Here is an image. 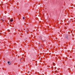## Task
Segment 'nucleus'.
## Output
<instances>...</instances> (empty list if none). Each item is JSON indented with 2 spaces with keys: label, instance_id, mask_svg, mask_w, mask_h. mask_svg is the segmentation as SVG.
<instances>
[{
  "label": "nucleus",
  "instance_id": "f257e3e1",
  "mask_svg": "<svg viewBox=\"0 0 75 75\" xmlns=\"http://www.w3.org/2000/svg\"><path fill=\"white\" fill-rule=\"evenodd\" d=\"M41 39L42 41H44L45 40V38H41Z\"/></svg>",
  "mask_w": 75,
  "mask_h": 75
},
{
  "label": "nucleus",
  "instance_id": "f03ea898",
  "mask_svg": "<svg viewBox=\"0 0 75 75\" xmlns=\"http://www.w3.org/2000/svg\"><path fill=\"white\" fill-rule=\"evenodd\" d=\"M8 64H9V65H10V64H11V62H8Z\"/></svg>",
  "mask_w": 75,
  "mask_h": 75
},
{
  "label": "nucleus",
  "instance_id": "20e7f679",
  "mask_svg": "<svg viewBox=\"0 0 75 75\" xmlns=\"http://www.w3.org/2000/svg\"><path fill=\"white\" fill-rule=\"evenodd\" d=\"M65 38H68V35H66V36L65 37Z\"/></svg>",
  "mask_w": 75,
  "mask_h": 75
},
{
  "label": "nucleus",
  "instance_id": "6e6552de",
  "mask_svg": "<svg viewBox=\"0 0 75 75\" xmlns=\"http://www.w3.org/2000/svg\"><path fill=\"white\" fill-rule=\"evenodd\" d=\"M2 21H4V20H2Z\"/></svg>",
  "mask_w": 75,
  "mask_h": 75
},
{
  "label": "nucleus",
  "instance_id": "423d86ee",
  "mask_svg": "<svg viewBox=\"0 0 75 75\" xmlns=\"http://www.w3.org/2000/svg\"><path fill=\"white\" fill-rule=\"evenodd\" d=\"M29 73H30V71H28V74H29Z\"/></svg>",
  "mask_w": 75,
  "mask_h": 75
},
{
  "label": "nucleus",
  "instance_id": "0eeeda50",
  "mask_svg": "<svg viewBox=\"0 0 75 75\" xmlns=\"http://www.w3.org/2000/svg\"><path fill=\"white\" fill-rule=\"evenodd\" d=\"M40 38H41V36H40Z\"/></svg>",
  "mask_w": 75,
  "mask_h": 75
},
{
  "label": "nucleus",
  "instance_id": "39448f33",
  "mask_svg": "<svg viewBox=\"0 0 75 75\" xmlns=\"http://www.w3.org/2000/svg\"><path fill=\"white\" fill-rule=\"evenodd\" d=\"M23 20H24V19H25V18L24 17H23Z\"/></svg>",
  "mask_w": 75,
  "mask_h": 75
},
{
  "label": "nucleus",
  "instance_id": "7ed1b4c3",
  "mask_svg": "<svg viewBox=\"0 0 75 75\" xmlns=\"http://www.w3.org/2000/svg\"><path fill=\"white\" fill-rule=\"evenodd\" d=\"M10 21L11 22H13V19H11Z\"/></svg>",
  "mask_w": 75,
  "mask_h": 75
}]
</instances>
